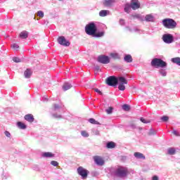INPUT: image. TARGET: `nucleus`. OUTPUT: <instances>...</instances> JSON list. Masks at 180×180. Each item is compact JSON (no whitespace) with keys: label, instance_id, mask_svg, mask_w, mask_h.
I'll use <instances>...</instances> for the list:
<instances>
[{"label":"nucleus","instance_id":"f257e3e1","mask_svg":"<svg viewBox=\"0 0 180 180\" xmlns=\"http://www.w3.org/2000/svg\"><path fill=\"white\" fill-rule=\"evenodd\" d=\"M119 82L118 89L120 91H124L127 84V79L123 77H116L115 76H110L105 79V84L109 85V86H116Z\"/></svg>","mask_w":180,"mask_h":180},{"label":"nucleus","instance_id":"f03ea898","mask_svg":"<svg viewBox=\"0 0 180 180\" xmlns=\"http://www.w3.org/2000/svg\"><path fill=\"white\" fill-rule=\"evenodd\" d=\"M129 174V170L127 167L120 166L114 172V175L117 178H126Z\"/></svg>","mask_w":180,"mask_h":180},{"label":"nucleus","instance_id":"7ed1b4c3","mask_svg":"<svg viewBox=\"0 0 180 180\" xmlns=\"http://www.w3.org/2000/svg\"><path fill=\"white\" fill-rule=\"evenodd\" d=\"M151 65L152 67H155V68H165L167 64L162 59L155 58L152 60Z\"/></svg>","mask_w":180,"mask_h":180},{"label":"nucleus","instance_id":"20e7f679","mask_svg":"<svg viewBox=\"0 0 180 180\" xmlns=\"http://www.w3.org/2000/svg\"><path fill=\"white\" fill-rule=\"evenodd\" d=\"M162 25L166 29H175L176 22L172 18H165L162 20Z\"/></svg>","mask_w":180,"mask_h":180},{"label":"nucleus","instance_id":"39448f33","mask_svg":"<svg viewBox=\"0 0 180 180\" xmlns=\"http://www.w3.org/2000/svg\"><path fill=\"white\" fill-rule=\"evenodd\" d=\"M96 25L94 22H91L85 27V32L86 34H89V36H94V34L96 33Z\"/></svg>","mask_w":180,"mask_h":180},{"label":"nucleus","instance_id":"423d86ee","mask_svg":"<svg viewBox=\"0 0 180 180\" xmlns=\"http://www.w3.org/2000/svg\"><path fill=\"white\" fill-rule=\"evenodd\" d=\"M89 172H88V170L82 167H79L77 169V174H79V175H80V176H82L83 179H86V178H88Z\"/></svg>","mask_w":180,"mask_h":180},{"label":"nucleus","instance_id":"0eeeda50","mask_svg":"<svg viewBox=\"0 0 180 180\" xmlns=\"http://www.w3.org/2000/svg\"><path fill=\"white\" fill-rule=\"evenodd\" d=\"M98 61L101 64H109L110 63V58H109V56L101 55L98 57Z\"/></svg>","mask_w":180,"mask_h":180},{"label":"nucleus","instance_id":"6e6552de","mask_svg":"<svg viewBox=\"0 0 180 180\" xmlns=\"http://www.w3.org/2000/svg\"><path fill=\"white\" fill-rule=\"evenodd\" d=\"M58 43L61 46H65L66 47H68L70 44V41H67L64 36H61L58 38Z\"/></svg>","mask_w":180,"mask_h":180},{"label":"nucleus","instance_id":"1a4fd4ad","mask_svg":"<svg viewBox=\"0 0 180 180\" xmlns=\"http://www.w3.org/2000/svg\"><path fill=\"white\" fill-rule=\"evenodd\" d=\"M93 158L96 165H99L100 167L105 165V160H103V158L101 156H94Z\"/></svg>","mask_w":180,"mask_h":180},{"label":"nucleus","instance_id":"9d476101","mask_svg":"<svg viewBox=\"0 0 180 180\" xmlns=\"http://www.w3.org/2000/svg\"><path fill=\"white\" fill-rule=\"evenodd\" d=\"M162 39L163 41H165V43H167V44H169L174 41V37L169 34H164Z\"/></svg>","mask_w":180,"mask_h":180},{"label":"nucleus","instance_id":"9b49d317","mask_svg":"<svg viewBox=\"0 0 180 180\" xmlns=\"http://www.w3.org/2000/svg\"><path fill=\"white\" fill-rule=\"evenodd\" d=\"M130 5H131V9H133V11H136L137 9H139L141 4L139 0H131Z\"/></svg>","mask_w":180,"mask_h":180},{"label":"nucleus","instance_id":"f8f14e48","mask_svg":"<svg viewBox=\"0 0 180 180\" xmlns=\"http://www.w3.org/2000/svg\"><path fill=\"white\" fill-rule=\"evenodd\" d=\"M24 117L25 120H27V122H30V123L34 122V117H33V115L32 114H27Z\"/></svg>","mask_w":180,"mask_h":180},{"label":"nucleus","instance_id":"ddd939ff","mask_svg":"<svg viewBox=\"0 0 180 180\" xmlns=\"http://www.w3.org/2000/svg\"><path fill=\"white\" fill-rule=\"evenodd\" d=\"M134 155L136 158H139L141 160H146V156L143 153L136 152L134 153Z\"/></svg>","mask_w":180,"mask_h":180},{"label":"nucleus","instance_id":"4468645a","mask_svg":"<svg viewBox=\"0 0 180 180\" xmlns=\"http://www.w3.org/2000/svg\"><path fill=\"white\" fill-rule=\"evenodd\" d=\"M32 74H33V72H32V70L27 69L24 72L25 78H30V77H32Z\"/></svg>","mask_w":180,"mask_h":180},{"label":"nucleus","instance_id":"2eb2a0df","mask_svg":"<svg viewBox=\"0 0 180 180\" xmlns=\"http://www.w3.org/2000/svg\"><path fill=\"white\" fill-rule=\"evenodd\" d=\"M20 39H27L29 37V32L27 31H22L20 33Z\"/></svg>","mask_w":180,"mask_h":180},{"label":"nucleus","instance_id":"dca6fc26","mask_svg":"<svg viewBox=\"0 0 180 180\" xmlns=\"http://www.w3.org/2000/svg\"><path fill=\"white\" fill-rule=\"evenodd\" d=\"M42 157L44 158H53V157H54V154L51 153V152H45L42 153Z\"/></svg>","mask_w":180,"mask_h":180},{"label":"nucleus","instance_id":"f3484780","mask_svg":"<svg viewBox=\"0 0 180 180\" xmlns=\"http://www.w3.org/2000/svg\"><path fill=\"white\" fill-rule=\"evenodd\" d=\"M115 1L113 0H104L103 5L104 6H112Z\"/></svg>","mask_w":180,"mask_h":180},{"label":"nucleus","instance_id":"a211bd4d","mask_svg":"<svg viewBox=\"0 0 180 180\" xmlns=\"http://www.w3.org/2000/svg\"><path fill=\"white\" fill-rule=\"evenodd\" d=\"M124 60L126 61V63L133 62V58L131 57V55H126L124 58Z\"/></svg>","mask_w":180,"mask_h":180},{"label":"nucleus","instance_id":"6ab92c4d","mask_svg":"<svg viewBox=\"0 0 180 180\" xmlns=\"http://www.w3.org/2000/svg\"><path fill=\"white\" fill-rule=\"evenodd\" d=\"M17 126H18V127H19L22 130H25V129H26V127H27L26 124H25V123H23L22 122H17Z\"/></svg>","mask_w":180,"mask_h":180},{"label":"nucleus","instance_id":"aec40b11","mask_svg":"<svg viewBox=\"0 0 180 180\" xmlns=\"http://www.w3.org/2000/svg\"><path fill=\"white\" fill-rule=\"evenodd\" d=\"M106 147L108 148H115V147H116V143L113 141L108 142L107 143Z\"/></svg>","mask_w":180,"mask_h":180},{"label":"nucleus","instance_id":"412c9836","mask_svg":"<svg viewBox=\"0 0 180 180\" xmlns=\"http://www.w3.org/2000/svg\"><path fill=\"white\" fill-rule=\"evenodd\" d=\"M104 34H105V32L103 31L98 32H96V31L95 34H94L93 36H94L95 37H102L104 36Z\"/></svg>","mask_w":180,"mask_h":180},{"label":"nucleus","instance_id":"4be33fe9","mask_svg":"<svg viewBox=\"0 0 180 180\" xmlns=\"http://www.w3.org/2000/svg\"><path fill=\"white\" fill-rule=\"evenodd\" d=\"M145 20H146V22H153V20H154V17H153L151 15H146L145 17Z\"/></svg>","mask_w":180,"mask_h":180},{"label":"nucleus","instance_id":"5701e85b","mask_svg":"<svg viewBox=\"0 0 180 180\" xmlns=\"http://www.w3.org/2000/svg\"><path fill=\"white\" fill-rule=\"evenodd\" d=\"M110 57H112V58H114V60H119L120 59V57L119 56L118 53H111L110 54Z\"/></svg>","mask_w":180,"mask_h":180},{"label":"nucleus","instance_id":"b1692460","mask_svg":"<svg viewBox=\"0 0 180 180\" xmlns=\"http://www.w3.org/2000/svg\"><path fill=\"white\" fill-rule=\"evenodd\" d=\"M72 86H71V84H68V83H65L63 86V88L64 89V91H68V89H71Z\"/></svg>","mask_w":180,"mask_h":180},{"label":"nucleus","instance_id":"393cba45","mask_svg":"<svg viewBox=\"0 0 180 180\" xmlns=\"http://www.w3.org/2000/svg\"><path fill=\"white\" fill-rule=\"evenodd\" d=\"M175 153H176V150H175V148H169L167 150V154H169V155H174V154H175Z\"/></svg>","mask_w":180,"mask_h":180},{"label":"nucleus","instance_id":"a878e982","mask_svg":"<svg viewBox=\"0 0 180 180\" xmlns=\"http://www.w3.org/2000/svg\"><path fill=\"white\" fill-rule=\"evenodd\" d=\"M130 8H131L130 4H126L124 8V12L130 13Z\"/></svg>","mask_w":180,"mask_h":180},{"label":"nucleus","instance_id":"bb28decb","mask_svg":"<svg viewBox=\"0 0 180 180\" xmlns=\"http://www.w3.org/2000/svg\"><path fill=\"white\" fill-rule=\"evenodd\" d=\"M108 12H109L108 11L102 10V11H100L99 15H100V16H102V17L107 16Z\"/></svg>","mask_w":180,"mask_h":180},{"label":"nucleus","instance_id":"cd10ccee","mask_svg":"<svg viewBox=\"0 0 180 180\" xmlns=\"http://www.w3.org/2000/svg\"><path fill=\"white\" fill-rule=\"evenodd\" d=\"M172 63L177 64V65H180V58H174L172 59Z\"/></svg>","mask_w":180,"mask_h":180},{"label":"nucleus","instance_id":"c85d7f7f","mask_svg":"<svg viewBox=\"0 0 180 180\" xmlns=\"http://www.w3.org/2000/svg\"><path fill=\"white\" fill-rule=\"evenodd\" d=\"M89 122H90V123H91V124H101L100 123H99V122H98V121H96L95 119H94V118H90L89 120Z\"/></svg>","mask_w":180,"mask_h":180},{"label":"nucleus","instance_id":"c756f323","mask_svg":"<svg viewBox=\"0 0 180 180\" xmlns=\"http://www.w3.org/2000/svg\"><path fill=\"white\" fill-rule=\"evenodd\" d=\"M122 109H123V110H125L126 112H129L130 110V105H129L127 104H124L122 106Z\"/></svg>","mask_w":180,"mask_h":180},{"label":"nucleus","instance_id":"7c9ffc66","mask_svg":"<svg viewBox=\"0 0 180 180\" xmlns=\"http://www.w3.org/2000/svg\"><path fill=\"white\" fill-rule=\"evenodd\" d=\"M105 112L108 115H112L113 112V107H109L108 109L105 110Z\"/></svg>","mask_w":180,"mask_h":180},{"label":"nucleus","instance_id":"2f4dec72","mask_svg":"<svg viewBox=\"0 0 180 180\" xmlns=\"http://www.w3.org/2000/svg\"><path fill=\"white\" fill-rule=\"evenodd\" d=\"M140 120H141V122H142V123H145V124L151 122V120L145 119L144 117H141Z\"/></svg>","mask_w":180,"mask_h":180},{"label":"nucleus","instance_id":"473e14b6","mask_svg":"<svg viewBox=\"0 0 180 180\" xmlns=\"http://www.w3.org/2000/svg\"><path fill=\"white\" fill-rule=\"evenodd\" d=\"M131 19H141L140 14H134L131 15Z\"/></svg>","mask_w":180,"mask_h":180},{"label":"nucleus","instance_id":"72a5a7b5","mask_svg":"<svg viewBox=\"0 0 180 180\" xmlns=\"http://www.w3.org/2000/svg\"><path fill=\"white\" fill-rule=\"evenodd\" d=\"M81 134L83 137H89V134L86 131H82Z\"/></svg>","mask_w":180,"mask_h":180},{"label":"nucleus","instance_id":"f704fd0d","mask_svg":"<svg viewBox=\"0 0 180 180\" xmlns=\"http://www.w3.org/2000/svg\"><path fill=\"white\" fill-rule=\"evenodd\" d=\"M162 122H168L169 120V117L168 116H163L161 118Z\"/></svg>","mask_w":180,"mask_h":180},{"label":"nucleus","instance_id":"c9c22d12","mask_svg":"<svg viewBox=\"0 0 180 180\" xmlns=\"http://www.w3.org/2000/svg\"><path fill=\"white\" fill-rule=\"evenodd\" d=\"M13 61L14 63H21L22 60H20V58H18V57H13Z\"/></svg>","mask_w":180,"mask_h":180},{"label":"nucleus","instance_id":"e433bc0d","mask_svg":"<svg viewBox=\"0 0 180 180\" xmlns=\"http://www.w3.org/2000/svg\"><path fill=\"white\" fill-rule=\"evenodd\" d=\"M37 16H39V18H44V13L41 11H39L37 12Z\"/></svg>","mask_w":180,"mask_h":180},{"label":"nucleus","instance_id":"4c0bfd02","mask_svg":"<svg viewBox=\"0 0 180 180\" xmlns=\"http://www.w3.org/2000/svg\"><path fill=\"white\" fill-rule=\"evenodd\" d=\"M51 165H53V167H58V162L56 161V160H52L51 162Z\"/></svg>","mask_w":180,"mask_h":180},{"label":"nucleus","instance_id":"58836bf2","mask_svg":"<svg viewBox=\"0 0 180 180\" xmlns=\"http://www.w3.org/2000/svg\"><path fill=\"white\" fill-rule=\"evenodd\" d=\"M11 47L13 50H18L19 49V45H18V44H13L11 45Z\"/></svg>","mask_w":180,"mask_h":180},{"label":"nucleus","instance_id":"ea45409f","mask_svg":"<svg viewBox=\"0 0 180 180\" xmlns=\"http://www.w3.org/2000/svg\"><path fill=\"white\" fill-rule=\"evenodd\" d=\"M52 109L53 110H57V109H60V105L53 104Z\"/></svg>","mask_w":180,"mask_h":180},{"label":"nucleus","instance_id":"a19ab883","mask_svg":"<svg viewBox=\"0 0 180 180\" xmlns=\"http://www.w3.org/2000/svg\"><path fill=\"white\" fill-rule=\"evenodd\" d=\"M173 134H174V136H180L179 132H178V131L174 129L172 131Z\"/></svg>","mask_w":180,"mask_h":180},{"label":"nucleus","instance_id":"79ce46f5","mask_svg":"<svg viewBox=\"0 0 180 180\" xmlns=\"http://www.w3.org/2000/svg\"><path fill=\"white\" fill-rule=\"evenodd\" d=\"M4 134H5V136H6V137L11 138V133L9 131H6Z\"/></svg>","mask_w":180,"mask_h":180},{"label":"nucleus","instance_id":"37998d69","mask_svg":"<svg viewBox=\"0 0 180 180\" xmlns=\"http://www.w3.org/2000/svg\"><path fill=\"white\" fill-rule=\"evenodd\" d=\"M95 71L99 72V71H101V68L98 65L95 66Z\"/></svg>","mask_w":180,"mask_h":180},{"label":"nucleus","instance_id":"c03bdc74","mask_svg":"<svg viewBox=\"0 0 180 180\" xmlns=\"http://www.w3.org/2000/svg\"><path fill=\"white\" fill-rule=\"evenodd\" d=\"M95 92H97L99 95H102V91L98 90V89H94Z\"/></svg>","mask_w":180,"mask_h":180},{"label":"nucleus","instance_id":"a18cd8bd","mask_svg":"<svg viewBox=\"0 0 180 180\" xmlns=\"http://www.w3.org/2000/svg\"><path fill=\"white\" fill-rule=\"evenodd\" d=\"M120 25H124V20L120 19Z\"/></svg>","mask_w":180,"mask_h":180},{"label":"nucleus","instance_id":"49530a36","mask_svg":"<svg viewBox=\"0 0 180 180\" xmlns=\"http://www.w3.org/2000/svg\"><path fill=\"white\" fill-rule=\"evenodd\" d=\"M152 180H158V176H153Z\"/></svg>","mask_w":180,"mask_h":180},{"label":"nucleus","instance_id":"de8ad7c7","mask_svg":"<svg viewBox=\"0 0 180 180\" xmlns=\"http://www.w3.org/2000/svg\"><path fill=\"white\" fill-rule=\"evenodd\" d=\"M149 134L151 135V134H153V133L150 132Z\"/></svg>","mask_w":180,"mask_h":180},{"label":"nucleus","instance_id":"09e8293b","mask_svg":"<svg viewBox=\"0 0 180 180\" xmlns=\"http://www.w3.org/2000/svg\"><path fill=\"white\" fill-rule=\"evenodd\" d=\"M53 117H57V116H56V115H53Z\"/></svg>","mask_w":180,"mask_h":180},{"label":"nucleus","instance_id":"8fccbe9b","mask_svg":"<svg viewBox=\"0 0 180 180\" xmlns=\"http://www.w3.org/2000/svg\"><path fill=\"white\" fill-rule=\"evenodd\" d=\"M34 19H36V17H34Z\"/></svg>","mask_w":180,"mask_h":180}]
</instances>
